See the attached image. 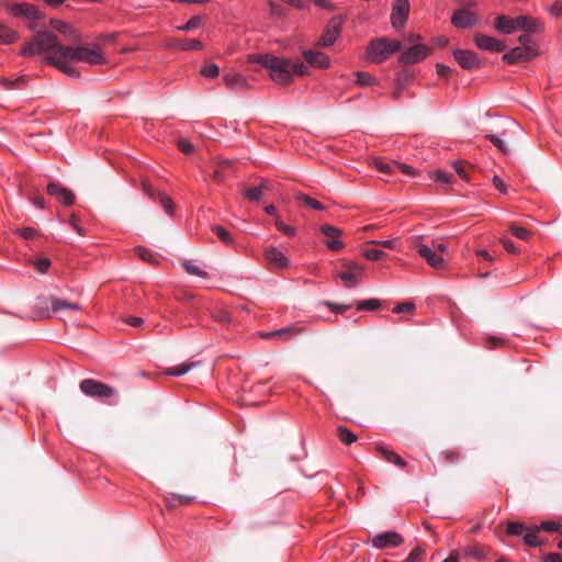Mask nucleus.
<instances>
[{
	"instance_id": "nucleus-46",
	"label": "nucleus",
	"mask_w": 562,
	"mask_h": 562,
	"mask_svg": "<svg viewBox=\"0 0 562 562\" xmlns=\"http://www.w3.org/2000/svg\"><path fill=\"white\" fill-rule=\"evenodd\" d=\"M486 138L490 139L501 153L505 155L509 154V148L502 138L493 134L486 135Z\"/></svg>"
},
{
	"instance_id": "nucleus-13",
	"label": "nucleus",
	"mask_w": 562,
	"mask_h": 562,
	"mask_svg": "<svg viewBox=\"0 0 562 562\" xmlns=\"http://www.w3.org/2000/svg\"><path fill=\"white\" fill-rule=\"evenodd\" d=\"M408 12V0H395L391 14L392 25L396 29L402 27L406 22Z\"/></svg>"
},
{
	"instance_id": "nucleus-21",
	"label": "nucleus",
	"mask_w": 562,
	"mask_h": 562,
	"mask_svg": "<svg viewBox=\"0 0 562 562\" xmlns=\"http://www.w3.org/2000/svg\"><path fill=\"white\" fill-rule=\"evenodd\" d=\"M303 57L313 67L327 68L329 66V59L324 53L304 50Z\"/></svg>"
},
{
	"instance_id": "nucleus-26",
	"label": "nucleus",
	"mask_w": 562,
	"mask_h": 562,
	"mask_svg": "<svg viewBox=\"0 0 562 562\" xmlns=\"http://www.w3.org/2000/svg\"><path fill=\"white\" fill-rule=\"evenodd\" d=\"M297 333H300V330L297 328L289 326V327H283V328L278 329V330H273V331L261 334V336L263 338H266V339L277 338L278 337V338H281L283 340H289L290 338H292Z\"/></svg>"
},
{
	"instance_id": "nucleus-28",
	"label": "nucleus",
	"mask_w": 562,
	"mask_h": 562,
	"mask_svg": "<svg viewBox=\"0 0 562 562\" xmlns=\"http://www.w3.org/2000/svg\"><path fill=\"white\" fill-rule=\"evenodd\" d=\"M52 308L54 312H59L63 310H74L79 311L80 306L76 303L68 302L66 300H61L55 296L50 297Z\"/></svg>"
},
{
	"instance_id": "nucleus-53",
	"label": "nucleus",
	"mask_w": 562,
	"mask_h": 562,
	"mask_svg": "<svg viewBox=\"0 0 562 562\" xmlns=\"http://www.w3.org/2000/svg\"><path fill=\"white\" fill-rule=\"evenodd\" d=\"M274 224L278 231L282 232L288 236H293L295 234V228L284 224L279 217L276 218Z\"/></svg>"
},
{
	"instance_id": "nucleus-32",
	"label": "nucleus",
	"mask_w": 562,
	"mask_h": 562,
	"mask_svg": "<svg viewBox=\"0 0 562 562\" xmlns=\"http://www.w3.org/2000/svg\"><path fill=\"white\" fill-rule=\"evenodd\" d=\"M538 532L539 531H536V526L529 528L527 533L524 536V542L529 547H540L542 543L537 537Z\"/></svg>"
},
{
	"instance_id": "nucleus-30",
	"label": "nucleus",
	"mask_w": 562,
	"mask_h": 562,
	"mask_svg": "<svg viewBox=\"0 0 562 562\" xmlns=\"http://www.w3.org/2000/svg\"><path fill=\"white\" fill-rule=\"evenodd\" d=\"M18 38L16 32L0 23V44H11Z\"/></svg>"
},
{
	"instance_id": "nucleus-34",
	"label": "nucleus",
	"mask_w": 562,
	"mask_h": 562,
	"mask_svg": "<svg viewBox=\"0 0 562 562\" xmlns=\"http://www.w3.org/2000/svg\"><path fill=\"white\" fill-rule=\"evenodd\" d=\"M194 366V363H182L172 368H169L165 371L167 375H175L180 376L186 374L191 370V368Z\"/></svg>"
},
{
	"instance_id": "nucleus-39",
	"label": "nucleus",
	"mask_w": 562,
	"mask_h": 562,
	"mask_svg": "<svg viewBox=\"0 0 562 562\" xmlns=\"http://www.w3.org/2000/svg\"><path fill=\"white\" fill-rule=\"evenodd\" d=\"M182 268L186 270L187 273L207 278L209 273L201 270L198 266H195L192 261H184L182 262Z\"/></svg>"
},
{
	"instance_id": "nucleus-27",
	"label": "nucleus",
	"mask_w": 562,
	"mask_h": 562,
	"mask_svg": "<svg viewBox=\"0 0 562 562\" xmlns=\"http://www.w3.org/2000/svg\"><path fill=\"white\" fill-rule=\"evenodd\" d=\"M378 450L387 462L393 463L402 469L406 467V462L394 451L387 450L383 447H378Z\"/></svg>"
},
{
	"instance_id": "nucleus-15",
	"label": "nucleus",
	"mask_w": 562,
	"mask_h": 562,
	"mask_svg": "<svg viewBox=\"0 0 562 562\" xmlns=\"http://www.w3.org/2000/svg\"><path fill=\"white\" fill-rule=\"evenodd\" d=\"M451 22L456 27L467 29L476 25L479 18L467 9H459L452 14Z\"/></svg>"
},
{
	"instance_id": "nucleus-43",
	"label": "nucleus",
	"mask_w": 562,
	"mask_h": 562,
	"mask_svg": "<svg viewBox=\"0 0 562 562\" xmlns=\"http://www.w3.org/2000/svg\"><path fill=\"white\" fill-rule=\"evenodd\" d=\"M157 200L161 204V206L165 210V212L168 213L169 215H172V213H173V202H172V200L168 195H166L165 193H158V199Z\"/></svg>"
},
{
	"instance_id": "nucleus-60",
	"label": "nucleus",
	"mask_w": 562,
	"mask_h": 562,
	"mask_svg": "<svg viewBox=\"0 0 562 562\" xmlns=\"http://www.w3.org/2000/svg\"><path fill=\"white\" fill-rule=\"evenodd\" d=\"M415 305L411 302H404L395 306L393 310L394 313H407L414 310Z\"/></svg>"
},
{
	"instance_id": "nucleus-55",
	"label": "nucleus",
	"mask_w": 562,
	"mask_h": 562,
	"mask_svg": "<svg viewBox=\"0 0 562 562\" xmlns=\"http://www.w3.org/2000/svg\"><path fill=\"white\" fill-rule=\"evenodd\" d=\"M423 554L424 551L422 548H415L403 562H419Z\"/></svg>"
},
{
	"instance_id": "nucleus-41",
	"label": "nucleus",
	"mask_w": 562,
	"mask_h": 562,
	"mask_svg": "<svg viewBox=\"0 0 562 562\" xmlns=\"http://www.w3.org/2000/svg\"><path fill=\"white\" fill-rule=\"evenodd\" d=\"M243 194L249 201H259L262 198L261 188H259V187L246 188L244 190Z\"/></svg>"
},
{
	"instance_id": "nucleus-45",
	"label": "nucleus",
	"mask_w": 562,
	"mask_h": 562,
	"mask_svg": "<svg viewBox=\"0 0 562 562\" xmlns=\"http://www.w3.org/2000/svg\"><path fill=\"white\" fill-rule=\"evenodd\" d=\"M200 74L206 78H215L220 74V68L215 64H206L202 67Z\"/></svg>"
},
{
	"instance_id": "nucleus-52",
	"label": "nucleus",
	"mask_w": 562,
	"mask_h": 562,
	"mask_svg": "<svg viewBox=\"0 0 562 562\" xmlns=\"http://www.w3.org/2000/svg\"><path fill=\"white\" fill-rule=\"evenodd\" d=\"M357 83L360 86H370L374 82V78L367 72H356Z\"/></svg>"
},
{
	"instance_id": "nucleus-24",
	"label": "nucleus",
	"mask_w": 562,
	"mask_h": 562,
	"mask_svg": "<svg viewBox=\"0 0 562 562\" xmlns=\"http://www.w3.org/2000/svg\"><path fill=\"white\" fill-rule=\"evenodd\" d=\"M50 26L60 32L61 34H64L66 37H68L69 40H76L78 38V34H77V31L68 23L64 22V21H60V20H57V19H53L50 20Z\"/></svg>"
},
{
	"instance_id": "nucleus-56",
	"label": "nucleus",
	"mask_w": 562,
	"mask_h": 562,
	"mask_svg": "<svg viewBox=\"0 0 562 562\" xmlns=\"http://www.w3.org/2000/svg\"><path fill=\"white\" fill-rule=\"evenodd\" d=\"M24 81H25V77L24 76H21V77H19L15 80H10L8 78H2L1 79V82L4 85V87L7 89H13V88L18 87L20 83H22Z\"/></svg>"
},
{
	"instance_id": "nucleus-4",
	"label": "nucleus",
	"mask_w": 562,
	"mask_h": 562,
	"mask_svg": "<svg viewBox=\"0 0 562 562\" xmlns=\"http://www.w3.org/2000/svg\"><path fill=\"white\" fill-rule=\"evenodd\" d=\"M401 47L402 45L398 41H390L382 37L370 43L367 55L372 63L380 64L393 53L398 52Z\"/></svg>"
},
{
	"instance_id": "nucleus-37",
	"label": "nucleus",
	"mask_w": 562,
	"mask_h": 562,
	"mask_svg": "<svg viewBox=\"0 0 562 562\" xmlns=\"http://www.w3.org/2000/svg\"><path fill=\"white\" fill-rule=\"evenodd\" d=\"M204 22V18L202 15H194L184 25L178 26L177 29L180 31L190 32L199 26H201Z\"/></svg>"
},
{
	"instance_id": "nucleus-57",
	"label": "nucleus",
	"mask_w": 562,
	"mask_h": 562,
	"mask_svg": "<svg viewBox=\"0 0 562 562\" xmlns=\"http://www.w3.org/2000/svg\"><path fill=\"white\" fill-rule=\"evenodd\" d=\"M429 248H431L434 251H436L438 255H442L447 252V245L439 240H431V244L428 245Z\"/></svg>"
},
{
	"instance_id": "nucleus-61",
	"label": "nucleus",
	"mask_w": 562,
	"mask_h": 562,
	"mask_svg": "<svg viewBox=\"0 0 562 562\" xmlns=\"http://www.w3.org/2000/svg\"><path fill=\"white\" fill-rule=\"evenodd\" d=\"M549 12L557 18H562V0H557L549 9Z\"/></svg>"
},
{
	"instance_id": "nucleus-10",
	"label": "nucleus",
	"mask_w": 562,
	"mask_h": 562,
	"mask_svg": "<svg viewBox=\"0 0 562 562\" xmlns=\"http://www.w3.org/2000/svg\"><path fill=\"white\" fill-rule=\"evenodd\" d=\"M403 537L395 531H386L372 538V544L376 549L396 548L403 543Z\"/></svg>"
},
{
	"instance_id": "nucleus-31",
	"label": "nucleus",
	"mask_w": 562,
	"mask_h": 562,
	"mask_svg": "<svg viewBox=\"0 0 562 562\" xmlns=\"http://www.w3.org/2000/svg\"><path fill=\"white\" fill-rule=\"evenodd\" d=\"M337 436L340 441L346 445H351L357 440V436L345 426H339L337 428Z\"/></svg>"
},
{
	"instance_id": "nucleus-12",
	"label": "nucleus",
	"mask_w": 562,
	"mask_h": 562,
	"mask_svg": "<svg viewBox=\"0 0 562 562\" xmlns=\"http://www.w3.org/2000/svg\"><path fill=\"white\" fill-rule=\"evenodd\" d=\"M321 232L325 236V244L331 250H340L344 248V243L339 239L342 232L335 226L325 224L321 226Z\"/></svg>"
},
{
	"instance_id": "nucleus-63",
	"label": "nucleus",
	"mask_w": 562,
	"mask_h": 562,
	"mask_svg": "<svg viewBox=\"0 0 562 562\" xmlns=\"http://www.w3.org/2000/svg\"><path fill=\"white\" fill-rule=\"evenodd\" d=\"M518 42L522 47H536V43L528 34L520 35Z\"/></svg>"
},
{
	"instance_id": "nucleus-59",
	"label": "nucleus",
	"mask_w": 562,
	"mask_h": 562,
	"mask_svg": "<svg viewBox=\"0 0 562 562\" xmlns=\"http://www.w3.org/2000/svg\"><path fill=\"white\" fill-rule=\"evenodd\" d=\"M443 458L447 463L452 464V463L457 462L458 460H460L461 453L458 451H445Z\"/></svg>"
},
{
	"instance_id": "nucleus-54",
	"label": "nucleus",
	"mask_w": 562,
	"mask_h": 562,
	"mask_svg": "<svg viewBox=\"0 0 562 562\" xmlns=\"http://www.w3.org/2000/svg\"><path fill=\"white\" fill-rule=\"evenodd\" d=\"M142 187H143V190H144L145 194H146L148 198H150V199H153V200L158 199V193H159V192H157V191H156V190L150 186V183H149L148 181L143 180V182H142Z\"/></svg>"
},
{
	"instance_id": "nucleus-29",
	"label": "nucleus",
	"mask_w": 562,
	"mask_h": 562,
	"mask_svg": "<svg viewBox=\"0 0 562 562\" xmlns=\"http://www.w3.org/2000/svg\"><path fill=\"white\" fill-rule=\"evenodd\" d=\"M211 231L226 246H233L234 245V238H233L232 234L226 228H224V227H222L220 225H213L211 227Z\"/></svg>"
},
{
	"instance_id": "nucleus-35",
	"label": "nucleus",
	"mask_w": 562,
	"mask_h": 562,
	"mask_svg": "<svg viewBox=\"0 0 562 562\" xmlns=\"http://www.w3.org/2000/svg\"><path fill=\"white\" fill-rule=\"evenodd\" d=\"M527 530H529V528L524 524L518 521H509L507 524L506 532L510 536H520Z\"/></svg>"
},
{
	"instance_id": "nucleus-62",
	"label": "nucleus",
	"mask_w": 562,
	"mask_h": 562,
	"mask_svg": "<svg viewBox=\"0 0 562 562\" xmlns=\"http://www.w3.org/2000/svg\"><path fill=\"white\" fill-rule=\"evenodd\" d=\"M436 70L437 75L441 78H447L453 71L450 67L442 64H437Z\"/></svg>"
},
{
	"instance_id": "nucleus-8",
	"label": "nucleus",
	"mask_w": 562,
	"mask_h": 562,
	"mask_svg": "<svg viewBox=\"0 0 562 562\" xmlns=\"http://www.w3.org/2000/svg\"><path fill=\"white\" fill-rule=\"evenodd\" d=\"M341 31V20L338 16L330 19L317 45L322 47L330 46L335 43Z\"/></svg>"
},
{
	"instance_id": "nucleus-40",
	"label": "nucleus",
	"mask_w": 562,
	"mask_h": 562,
	"mask_svg": "<svg viewBox=\"0 0 562 562\" xmlns=\"http://www.w3.org/2000/svg\"><path fill=\"white\" fill-rule=\"evenodd\" d=\"M452 167L457 175L463 179L464 181H470L468 169L470 166L463 161H454L452 162Z\"/></svg>"
},
{
	"instance_id": "nucleus-38",
	"label": "nucleus",
	"mask_w": 562,
	"mask_h": 562,
	"mask_svg": "<svg viewBox=\"0 0 562 562\" xmlns=\"http://www.w3.org/2000/svg\"><path fill=\"white\" fill-rule=\"evenodd\" d=\"M463 552H464L465 557L474 558L476 560H483L485 558V553H484L483 549L477 544L467 547L463 550Z\"/></svg>"
},
{
	"instance_id": "nucleus-48",
	"label": "nucleus",
	"mask_w": 562,
	"mask_h": 562,
	"mask_svg": "<svg viewBox=\"0 0 562 562\" xmlns=\"http://www.w3.org/2000/svg\"><path fill=\"white\" fill-rule=\"evenodd\" d=\"M431 178L434 179V181L441 182V183H445V184L452 183V179H453L451 175H448V173H446L445 171H441V170L435 171L432 173Z\"/></svg>"
},
{
	"instance_id": "nucleus-49",
	"label": "nucleus",
	"mask_w": 562,
	"mask_h": 562,
	"mask_svg": "<svg viewBox=\"0 0 562 562\" xmlns=\"http://www.w3.org/2000/svg\"><path fill=\"white\" fill-rule=\"evenodd\" d=\"M135 251L142 260L150 262V263L156 262V259H155L154 255L150 252V250H148L144 247H137L135 249Z\"/></svg>"
},
{
	"instance_id": "nucleus-14",
	"label": "nucleus",
	"mask_w": 562,
	"mask_h": 562,
	"mask_svg": "<svg viewBox=\"0 0 562 562\" xmlns=\"http://www.w3.org/2000/svg\"><path fill=\"white\" fill-rule=\"evenodd\" d=\"M9 10L14 16H23L32 21H37L43 18L40 10L30 3H14L10 5Z\"/></svg>"
},
{
	"instance_id": "nucleus-50",
	"label": "nucleus",
	"mask_w": 562,
	"mask_h": 562,
	"mask_svg": "<svg viewBox=\"0 0 562 562\" xmlns=\"http://www.w3.org/2000/svg\"><path fill=\"white\" fill-rule=\"evenodd\" d=\"M363 256L369 260L376 261L385 258L386 254L378 249H367L364 250Z\"/></svg>"
},
{
	"instance_id": "nucleus-51",
	"label": "nucleus",
	"mask_w": 562,
	"mask_h": 562,
	"mask_svg": "<svg viewBox=\"0 0 562 562\" xmlns=\"http://www.w3.org/2000/svg\"><path fill=\"white\" fill-rule=\"evenodd\" d=\"M32 265L38 272L45 273L48 270V268L50 267V260L47 258H41V259L34 260L32 262Z\"/></svg>"
},
{
	"instance_id": "nucleus-22",
	"label": "nucleus",
	"mask_w": 562,
	"mask_h": 562,
	"mask_svg": "<svg viewBox=\"0 0 562 562\" xmlns=\"http://www.w3.org/2000/svg\"><path fill=\"white\" fill-rule=\"evenodd\" d=\"M225 85L232 90H246L249 88L247 79L239 74L224 76Z\"/></svg>"
},
{
	"instance_id": "nucleus-58",
	"label": "nucleus",
	"mask_w": 562,
	"mask_h": 562,
	"mask_svg": "<svg viewBox=\"0 0 562 562\" xmlns=\"http://www.w3.org/2000/svg\"><path fill=\"white\" fill-rule=\"evenodd\" d=\"M178 148L183 153V154H191L194 149L193 145L188 140V139H179L178 142Z\"/></svg>"
},
{
	"instance_id": "nucleus-47",
	"label": "nucleus",
	"mask_w": 562,
	"mask_h": 562,
	"mask_svg": "<svg viewBox=\"0 0 562 562\" xmlns=\"http://www.w3.org/2000/svg\"><path fill=\"white\" fill-rule=\"evenodd\" d=\"M561 529V524L557 521H542L539 526H536V531L544 530L548 532L559 531Z\"/></svg>"
},
{
	"instance_id": "nucleus-7",
	"label": "nucleus",
	"mask_w": 562,
	"mask_h": 562,
	"mask_svg": "<svg viewBox=\"0 0 562 562\" xmlns=\"http://www.w3.org/2000/svg\"><path fill=\"white\" fill-rule=\"evenodd\" d=\"M537 56H538L537 47H522V46H518V47H514L513 49L507 52L503 56V59L507 64H515V63H519V61L531 60V59H533Z\"/></svg>"
},
{
	"instance_id": "nucleus-20",
	"label": "nucleus",
	"mask_w": 562,
	"mask_h": 562,
	"mask_svg": "<svg viewBox=\"0 0 562 562\" xmlns=\"http://www.w3.org/2000/svg\"><path fill=\"white\" fill-rule=\"evenodd\" d=\"M265 257L276 268H285L289 266L288 258L276 247H269L265 251Z\"/></svg>"
},
{
	"instance_id": "nucleus-44",
	"label": "nucleus",
	"mask_w": 562,
	"mask_h": 562,
	"mask_svg": "<svg viewBox=\"0 0 562 562\" xmlns=\"http://www.w3.org/2000/svg\"><path fill=\"white\" fill-rule=\"evenodd\" d=\"M381 306V302L375 299H369L364 301H360L358 303V310H366V311H374Z\"/></svg>"
},
{
	"instance_id": "nucleus-5",
	"label": "nucleus",
	"mask_w": 562,
	"mask_h": 562,
	"mask_svg": "<svg viewBox=\"0 0 562 562\" xmlns=\"http://www.w3.org/2000/svg\"><path fill=\"white\" fill-rule=\"evenodd\" d=\"M79 387L86 395L103 401L116 397L119 394L114 387L93 379L82 380Z\"/></svg>"
},
{
	"instance_id": "nucleus-1",
	"label": "nucleus",
	"mask_w": 562,
	"mask_h": 562,
	"mask_svg": "<svg viewBox=\"0 0 562 562\" xmlns=\"http://www.w3.org/2000/svg\"><path fill=\"white\" fill-rule=\"evenodd\" d=\"M56 47L57 36L52 32L43 31L34 35L33 40L22 48L21 54L23 56L43 54L45 55V60L58 70L70 78H79L80 72L69 64L71 61L70 58L55 54Z\"/></svg>"
},
{
	"instance_id": "nucleus-25",
	"label": "nucleus",
	"mask_w": 562,
	"mask_h": 562,
	"mask_svg": "<svg viewBox=\"0 0 562 562\" xmlns=\"http://www.w3.org/2000/svg\"><path fill=\"white\" fill-rule=\"evenodd\" d=\"M169 46L172 48L181 49V50H191L196 49L201 50L203 49V44L198 40H173L169 43Z\"/></svg>"
},
{
	"instance_id": "nucleus-42",
	"label": "nucleus",
	"mask_w": 562,
	"mask_h": 562,
	"mask_svg": "<svg viewBox=\"0 0 562 562\" xmlns=\"http://www.w3.org/2000/svg\"><path fill=\"white\" fill-rule=\"evenodd\" d=\"M510 233L516 236L517 238H520V239H528L529 236H530V232L524 227H520L518 226L517 224L515 223H510L509 226H508Z\"/></svg>"
},
{
	"instance_id": "nucleus-23",
	"label": "nucleus",
	"mask_w": 562,
	"mask_h": 562,
	"mask_svg": "<svg viewBox=\"0 0 562 562\" xmlns=\"http://www.w3.org/2000/svg\"><path fill=\"white\" fill-rule=\"evenodd\" d=\"M495 29L505 34H512L517 31L515 24V18H509L507 15H498L495 20Z\"/></svg>"
},
{
	"instance_id": "nucleus-64",
	"label": "nucleus",
	"mask_w": 562,
	"mask_h": 562,
	"mask_svg": "<svg viewBox=\"0 0 562 562\" xmlns=\"http://www.w3.org/2000/svg\"><path fill=\"white\" fill-rule=\"evenodd\" d=\"M543 562H562V554L549 553L542 559Z\"/></svg>"
},
{
	"instance_id": "nucleus-19",
	"label": "nucleus",
	"mask_w": 562,
	"mask_h": 562,
	"mask_svg": "<svg viewBox=\"0 0 562 562\" xmlns=\"http://www.w3.org/2000/svg\"><path fill=\"white\" fill-rule=\"evenodd\" d=\"M515 24L517 30H522L529 33H537L542 30V25L539 20L531 19L526 15L515 18Z\"/></svg>"
},
{
	"instance_id": "nucleus-9",
	"label": "nucleus",
	"mask_w": 562,
	"mask_h": 562,
	"mask_svg": "<svg viewBox=\"0 0 562 562\" xmlns=\"http://www.w3.org/2000/svg\"><path fill=\"white\" fill-rule=\"evenodd\" d=\"M415 249L419 254L422 258H424L427 263L434 269H442L446 266L445 259L442 256L438 255L428 245L417 241L415 244Z\"/></svg>"
},
{
	"instance_id": "nucleus-36",
	"label": "nucleus",
	"mask_w": 562,
	"mask_h": 562,
	"mask_svg": "<svg viewBox=\"0 0 562 562\" xmlns=\"http://www.w3.org/2000/svg\"><path fill=\"white\" fill-rule=\"evenodd\" d=\"M193 497L179 495V494H170L166 497V502L168 506H176V505H184L189 504L192 501Z\"/></svg>"
},
{
	"instance_id": "nucleus-17",
	"label": "nucleus",
	"mask_w": 562,
	"mask_h": 562,
	"mask_svg": "<svg viewBox=\"0 0 562 562\" xmlns=\"http://www.w3.org/2000/svg\"><path fill=\"white\" fill-rule=\"evenodd\" d=\"M47 193L49 195L56 196L59 202H61L64 205L69 206L74 204L75 202V194L67 188L61 187L58 183L50 182L47 186Z\"/></svg>"
},
{
	"instance_id": "nucleus-6",
	"label": "nucleus",
	"mask_w": 562,
	"mask_h": 562,
	"mask_svg": "<svg viewBox=\"0 0 562 562\" xmlns=\"http://www.w3.org/2000/svg\"><path fill=\"white\" fill-rule=\"evenodd\" d=\"M345 270L339 273V278L344 282V285L348 289L357 286L359 278L363 272V268L351 261L344 262Z\"/></svg>"
},
{
	"instance_id": "nucleus-3",
	"label": "nucleus",
	"mask_w": 562,
	"mask_h": 562,
	"mask_svg": "<svg viewBox=\"0 0 562 562\" xmlns=\"http://www.w3.org/2000/svg\"><path fill=\"white\" fill-rule=\"evenodd\" d=\"M57 50L61 57H68L72 61H83L90 65H101L104 63V57L99 49H91L87 46H65L57 41Z\"/></svg>"
},
{
	"instance_id": "nucleus-16",
	"label": "nucleus",
	"mask_w": 562,
	"mask_h": 562,
	"mask_svg": "<svg viewBox=\"0 0 562 562\" xmlns=\"http://www.w3.org/2000/svg\"><path fill=\"white\" fill-rule=\"evenodd\" d=\"M428 52L429 49L424 45H414L407 48L405 52H403V54L400 57V60L401 63L407 65L416 64L423 60L427 56Z\"/></svg>"
},
{
	"instance_id": "nucleus-18",
	"label": "nucleus",
	"mask_w": 562,
	"mask_h": 562,
	"mask_svg": "<svg viewBox=\"0 0 562 562\" xmlns=\"http://www.w3.org/2000/svg\"><path fill=\"white\" fill-rule=\"evenodd\" d=\"M474 43L480 49L491 52H504L506 48V45L503 42L484 34H475Z\"/></svg>"
},
{
	"instance_id": "nucleus-11",
	"label": "nucleus",
	"mask_w": 562,
	"mask_h": 562,
	"mask_svg": "<svg viewBox=\"0 0 562 562\" xmlns=\"http://www.w3.org/2000/svg\"><path fill=\"white\" fill-rule=\"evenodd\" d=\"M453 58L465 70L477 69L481 65L477 55L472 50L454 49Z\"/></svg>"
},
{
	"instance_id": "nucleus-2",
	"label": "nucleus",
	"mask_w": 562,
	"mask_h": 562,
	"mask_svg": "<svg viewBox=\"0 0 562 562\" xmlns=\"http://www.w3.org/2000/svg\"><path fill=\"white\" fill-rule=\"evenodd\" d=\"M248 60L266 68L269 77L280 85L291 82L293 75L304 76L307 74V66L300 60L281 58L269 54L249 55Z\"/></svg>"
},
{
	"instance_id": "nucleus-33",
	"label": "nucleus",
	"mask_w": 562,
	"mask_h": 562,
	"mask_svg": "<svg viewBox=\"0 0 562 562\" xmlns=\"http://www.w3.org/2000/svg\"><path fill=\"white\" fill-rule=\"evenodd\" d=\"M296 200L303 202L304 204L308 205L310 207H312L314 210L322 211L325 209L324 204H322L317 200H315L304 193H301V192L296 194Z\"/></svg>"
}]
</instances>
